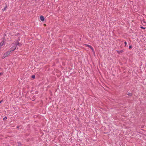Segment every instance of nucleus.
<instances>
[{
    "label": "nucleus",
    "mask_w": 146,
    "mask_h": 146,
    "mask_svg": "<svg viewBox=\"0 0 146 146\" xmlns=\"http://www.w3.org/2000/svg\"><path fill=\"white\" fill-rule=\"evenodd\" d=\"M11 52V51H8L7 52H5L3 56H2V59H4L6 57H7L10 54Z\"/></svg>",
    "instance_id": "obj_1"
},
{
    "label": "nucleus",
    "mask_w": 146,
    "mask_h": 146,
    "mask_svg": "<svg viewBox=\"0 0 146 146\" xmlns=\"http://www.w3.org/2000/svg\"><path fill=\"white\" fill-rule=\"evenodd\" d=\"M85 45L86 46L92 49V51L93 52H94V49L93 48H92V47L91 46H90L89 45H88V44H85Z\"/></svg>",
    "instance_id": "obj_2"
},
{
    "label": "nucleus",
    "mask_w": 146,
    "mask_h": 146,
    "mask_svg": "<svg viewBox=\"0 0 146 146\" xmlns=\"http://www.w3.org/2000/svg\"><path fill=\"white\" fill-rule=\"evenodd\" d=\"M16 48V45H15L14 46H13L11 48V50L10 51H11H11H14L15 49Z\"/></svg>",
    "instance_id": "obj_3"
},
{
    "label": "nucleus",
    "mask_w": 146,
    "mask_h": 146,
    "mask_svg": "<svg viewBox=\"0 0 146 146\" xmlns=\"http://www.w3.org/2000/svg\"><path fill=\"white\" fill-rule=\"evenodd\" d=\"M5 44L4 41H2L0 43V47Z\"/></svg>",
    "instance_id": "obj_4"
},
{
    "label": "nucleus",
    "mask_w": 146,
    "mask_h": 146,
    "mask_svg": "<svg viewBox=\"0 0 146 146\" xmlns=\"http://www.w3.org/2000/svg\"><path fill=\"white\" fill-rule=\"evenodd\" d=\"M40 19L42 21H43L44 20V17L42 16H40Z\"/></svg>",
    "instance_id": "obj_5"
},
{
    "label": "nucleus",
    "mask_w": 146,
    "mask_h": 146,
    "mask_svg": "<svg viewBox=\"0 0 146 146\" xmlns=\"http://www.w3.org/2000/svg\"><path fill=\"white\" fill-rule=\"evenodd\" d=\"M127 95H129V96H131L132 95V94L131 93H130L129 92H128L127 93Z\"/></svg>",
    "instance_id": "obj_6"
},
{
    "label": "nucleus",
    "mask_w": 146,
    "mask_h": 146,
    "mask_svg": "<svg viewBox=\"0 0 146 146\" xmlns=\"http://www.w3.org/2000/svg\"><path fill=\"white\" fill-rule=\"evenodd\" d=\"M117 52L118 53H122L123 52L122 50L117 51Z\"/></svg>",
    "instance_id": "obj_7"
},
{
    "label": "nucleus",
    "mask_w": 146,
    "mask_h": 146,
    "mask_svg": "<svg viewBox=\"0 0 146 146\" xmlns=\"http://www.w3.org/2000/svg\"><path fill=\"white\" fill-rule=\"evenodd\" d=\"M124 43H125V46H126L127 45V42L126 41H125Z\"/></svg>",
    "instance_id": "obj_8"
},
{
    "label": "nucleus",
    "mask_w": 146,
    "mask_h": 146,
    "mask_svg": "<svg viewBox=\"0 0 146 146\" xmlns=\"http://www.w3.org/2000/svg\"><path fill=\"white\" fill-rule=\"evenodd\" d=\"M7 119V117H5L4 118H3V120H5Z\"/></svg>",
    "instance_id": "obj_9"
},
{
    "label": "nucleus",
    "mask_w": 146,
    "mask_h": 146,
    "mask_svg": "<svg viewBox=\"0 0 146 146\" xmlns=\"http://www.w3.org/2000/svg\"><path fill=\"white\" fill-rule=\"evenodd\" d=\"M32 78H35V76L34 75H33L32 76Z\"/></svg>",
    "instance_id": "obj_10"
},
{
    "label": "nucleus",
    "mask_w": 146,
    "mask_h": 146,
    "mask_svg": "<svg viewBox=\"0 0 146 146\" xmlns=\"http://www.w3.org/2000/svg\"><path fill=\"white\" fill-rule=\"evenodd\" d=\"M132 48V46L131 45H130L129 46V48L130 49Z\"/></svg>",
    "instance_id": "obj_11"
},
{
    "label": "nucleus",
    "mask_w": 146,
    "mask_h": 146,
    "mask_svg": "<svg viewBox=\"0 0 146 146\" xmlns=\"http://www.w3.org/2000/svg\"><path fill=\"white\" fill-rule=\"evenodd\" d=\"M6 7H7L6 6L4 8V9H2V10H5L6 9Z\"/></svg>",
    "instance_id": "obj_12"
},
{
    "label": "nucleus",
    "mask_w": 146,
    "mask_h": 146,
    "mask_svg": "<svg viewBox=\"0 0 146 146\" xmlns=\"http://www.w3.org/2000/svg\"><path fill=\"white\" fill-rule=\"evenodd\" d=\"M141 28L143 29H145V28L144 27H141Z\"/></svg>",
    "instance_id": "obj_13"
},
{
    "label": "nucleus",
    "mask_w": 146,
    "mask_h": 146,
    "mask_svg": "<svg viewBox=\"0 0 146 146\" xmlns=\"http://www.w3.org/2000/svg\"><path fill=\"white\" fill-rule=\"evenodd\" d=\"M19 126H18L17 127V129H19Z\"/></svg>",
    "instance_id": "obj_14"
},
{
    "label": "nucleus",
    "mask_w": 146,
    "mask_h": 146,
    "mask_svg": "<svg viewBox=\"0 0 146 146\" xmlns=\"http://www.w3.org/2000/svg\"><path fill=\"white\" fill-rule=\"evenodd\" d=\"M2 100H1V101H0V104L2 102Z\"/></svg>",
    "instance_id": "obj_15"
},
{
    "label": "nucleus",
    "mask_w": 146,
    "mask_h": 146,
    "mask_svg": "<svg viewBox=\"0 0 146 146\" xmlns=\"http://www.w3.org/2000/svg\"><path fill=\"white\" fill-rule=\"evenodd\" d=\"M44 25L45 26H46V24H44Z\"/></svg>",
    "instance_id": "obj_16"
},
{
    "label": "nucleus",
    "mask_w": 146,
    "mask_h": 146,
    "mask_svg": "<svg viewBox=\"0 0 146 146\" xmlns=\"http://www.w3.org/2000/svg\"><path fill=\"white\" fill-rule=\"evenodd\" d=\"M2 74V73L1 72L0 73V75H1V74Z\"/></svg>",
    "instance_id": "obj_17"
},
{
    "label": "nucleus",
    "mask_w": 146,
    "mask_h": 146,
    "mask_svg": "<svg viewBox=\"0 0 146 146\" xmlns=\"http://www.w3.org/2000/svg\"><path fill=\"white\" fill-rule=\"evenodd\" d=\"M19 43H18V44H17V45H19Z\"/></svg>",
    "instance_id": "obj_18"
}]
</instances>
